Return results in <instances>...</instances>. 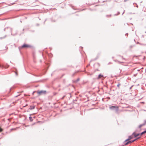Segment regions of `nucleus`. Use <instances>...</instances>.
Wrapping results in <instances>:
<instances>
[{
  "instance_id": "f257e3e1",
  "label": "nucleus",
  "mask_w": 146,
  "mask_h": 146,
  "mask_svg": "<svg viewBox=\"0 0 146 146\" xmlns=\"http://www.w3.org/2000/svg\"><path fill=\"white\" fill-rule=\"evenodd\" d=\"M37 93L39 95H40L43 94H46V92L45 91H36Z\"/></svg>"
},
{
  "instance_id": "f03ea898",
  "label": "nucleus",
  "mask_w": 146,
  "mask_h": 146,
  "mask_svg": "<svg viewBox=\"0 0 146 146\" xmlns=\"http://www.w3.org/2000/svg\"><path fill=\"white\" fill-rule=\"evenodd\" d=\"M30 47V46L26 44H24L22 46V48H29Z\"/></svg>"
},
{
  "instance_id": "7ed1b4c3",
  "label": "nucleus",
  "mask_w": 146,
  "mask_h": 146,
  "mask_svg": "<svg viewBox=\"0 0 146 146\" xmlns=\"http://www.w3.org/2000/svg\"><path fill=\"white\" fill-rule=\"evenodd\" d=\"M133 137H134V136H133V134H132V135L130 136L127 139H126L125 141H128L129 140H130L133 139Z\"/></svg>"
},
{
  "instance_id": "20e7f679",
  "label": "nucleus",
  "mask_w": 146,
  "mask_h": 146,
  "mask_svg": "<svg viewBox=\"0 0 146 146\" xmlns=\"http://www.w3.org/2000/svg\"><path fill=\"white\" fill-rule=\"evenodd\" d=\"M140 135V134L139 133V134H136L135 133H134L133 134V135L134 137H137V136H138L139 135Z\"/></svg>"
},
{
  "instance_id": "39448f33",
  "label": "nucleus",
  "mask_w": 146,
  "mask_h": 146,
  "mask_svg": "<svg viewBox=\"0 0 146 146\" xmlns=\"http://www.w3.org/2000/svg\"><path fill=\"white\" fill-rule=\"evenodd\" d=\"M146 124V121H145L144 123L141 124L139 126V128H140L141 127H142V126L145 125Z\"/></svg>"
},
{
  "instance_id": "423d86ee",
  "label": "nucleus",
  "mask_w": 146,
  "mask_h": 146,
  "mask_svg": "<svg viewBox=\"0 0 146 146\" xmlns=\"http://www.w3.org/2000/svg\"><path fill=\"white\" fill-rule=\"evenodd\" d=\"M110 109H112L113 108H115L117 109H118V107L117 106H112L111 107H110Z\"/></svg>"
},
{
  "instance_id": "0eeeda50",
  "label": "nucleus",
  "mask_w": 146,
  "mask_h": 146,
  "mask_svg": "<svg viewBox=\"0 0 146 146\" xmlns=\"http://www.w3.org/2000/svg\"><path fill=\"white\" fill-rule=\"evenodd\" d=\"M103 77V76L101 75V74H100L99 76H98V79H100V78H101L102 77Z\"/></svg>"
},
{
  "instance_id": "6e6552de",
  "label": "nucleus",
  "mask_w": 146,
  "mask_h": 146,
  "mask_svg": "<svg viewBox=\"0 0 146 146\" xmlns=\"http://www.w3.org/2000/svg\"><path fill=\"white\" fill-rule=\"evenodd\" d=\"M146 133V130L142 132V133H141V134H140V135H142L143 134H144V133Z\"/></svg>"
},
{
  "instance_id": "1a4fd4ad",
  "label": "nucleus",
  "mask_w": 146,
  "mask_h": 146,
  "mask_svg": "<svg viewBox=\"0 0 146 146\" xmlns=\"http://www.w3.org/2000/svg\"><path fill=\"white\" fill-rule=\"evenodd\" d=\"M129 143H131L133 142V141H128Z\"/></svg>"
},
{
  "instance_id": "9d476101",
  "label": "nucleus",
  "mask_w": 146,
  "mask_h": 146,
  "mask_svg": "<svg viewBox=\"0 0 146 146\" xmlns=\"http://www.w3.org/2000/svg\"><path fill=\"white\" fill-rule=\"evenodd\" d=\"M128 142H126L125 144V145H127L129 143V141H127Z\"/></svg>"
},
{
  "instance_id": "9b49d317",
  "label": "nucleus",
  "mask_w": 146,
  "mask_h": 146,
  "mask_svg": "<svg viewBox=\"0 0 146 146\" xmlns=\"http://www.w3.org/2000/svg\"><path fill=\"white\" fill-rule=\"evenodd\" d=\"M3 129L0 127V132H1L3 131Z\"/></svg>"
},
{
  "instance_id": "f8f14e48",
  "label": "nucleus",
  "mask_w": 146,
  "mask_h": 146,
  "mask_svg": "<svg viewBox=\"0 0 146 146\" xmlns=\"http://www.w3.org/2000/svg\"><path fill=\"white\" fill-rule=\"evenodd\" d=\"M140 137H139L138 138H137V139H135L134 140H133V142L134 141H136L137 139L139 138Z\"/></svg>"
},
{
  "instance_id": "ddd939ff",
  "label": "nucleus",
  "mask_w": 146,
  "mask_h": 146,
  "mask_svg": "<svg viewBox=\"0 0 146 146\" xmlns=\"http://www.w3.org/2000/svg\"><path fill=\"white\" fill-rule=\"evenodd\" d=\"M35 108V106H33V107H32V108H31V109H33Z\"/></svg>"
},
{
  "instance_id": "4468645a",
  "label": "nucleus",
  "mask_w": 146,
  "mask_h": 146,
  "mask_svg": "<svg viewBox=\"0 0 146 146\" xmlns=\"http://www.w3.org/2000/svg\"><path fill=\"white\" fill-rule=\"evenodd\" d=\"M16 129L15 128H13V129H11V131H12L13 130H16Z\"/></svg>"
},
{
  "instance_id": "2eb2a0df",
  "label": "nucleus",
  "mask_w": 146,
  "mask_h": 146,
  "mask_svg": "<svg viewBox=\"0 0 146 146\" xmlns=\"http://www.w3.org/2000/svg\"><path fill=\"white\" fill-rule=\"evenodd\" d=\"M120 84H118L117 85V86L118 87H119V86H120Z\"/></svg>"
}]
</instances>
